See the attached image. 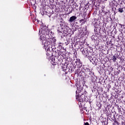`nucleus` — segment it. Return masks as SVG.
Here are the masks:
<instances>
[{"label":"nucleus","instance_id":"0eeeda50","mask_svg":"<svg viewBox=\"0 0 125 125\" xmlns=\"http://www.w3.org/2000/svg\"><path fill=\"white\" fill-rule=\"evenodd\" d=\"M84 125H89V124H88V123L87 122L84 124Z\"/></svg>","mask_w":125,"mask_h":125},{"label":"nucleus","instance_id":"423d86ee","mask_svg":"<svg viewBox=\"0 0 125 125\" xmlns=\"http://www.w3.org/2000/svg\"><path fill=\"white\" fill-rule=\"evenodd\" d=\"M112 60L113 62H116V60H117V58H116V56H114L113 57Z\"/></svg>","mask_w":125,"mask_h":125},{"label":"nucleus","instance_id":"39448f33","mask_svg":"<svg viewBox=\"0 0 125 125\" xmlns=\"http://www.w3.org/2000/svg\"><path fill=\"white\" fill-rule=\"evenodd\" d=\"M118 11H119V12H120V13H123V12H124V8H119L118 9Z\"/></svg>","mask_w":125,"mask_h":125},{"label":"nucleus","instance_id":"f257e3e1","mask_svg":"<svg viewBox=\"0 0 125 125\" xmlns=\"http://www.w3.org/2000/svg\"><path fill=\"white\" fill-rule=\"evenodd\" d=\"M39 35L40 36V40H41L42 43H45L46 42V38H45V34H44L43 30L40 29Z\"/></svg>","mask_w":125,"mask_h":125},{"label":"nucleus","instance_id":"f03ea898","mask_svg":"<svg viewBox=\"0 0 125 125\" xmlns=\"http://www.w3.org/2000/svg\"><path fill=\"white\" fill-rule=\"evenodd\" d=\"M64 32V30H63V28L62 27L60 26L57 29V33L58 34H59L60 35H62Z\"/></svg>","mask_w":125,"mask_h":125},{"label":"nucleus","instance_id":"20e7f679","mask_svg":"<svg viewBox=\"0 0 125 125\" xmlns=\"http://www.w3.org/2000/svg\"><path fill=\"white\" fill-rule=\"evenodd\" d=\"M76 19H77V17L76 16H73L70 18L68 21L69 22H70V23H72V22H73V21H75Z\"/></svg>","mask_w":125,"mask_h":125},{"label":"nucleus","instance_id":"7ed1b4c3","mask_svg":"<svg viewBox=\"0 0 125 125\" xmlns=\"http://www.w3.org/2000/svg\"><path fill=\"white\" fill-rule=\"evenodd\" d=\"M83 96H77L76 97V99L77 100V101H79L80 103V104H82V102H83V100H84L83 98Z\"/></svg>","mask_w":125,"mask_h":125}]
</instances>
